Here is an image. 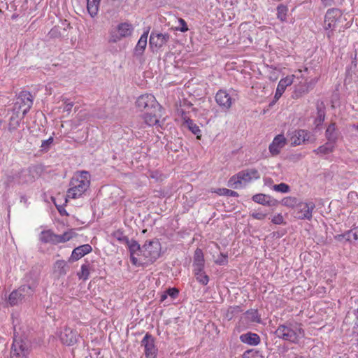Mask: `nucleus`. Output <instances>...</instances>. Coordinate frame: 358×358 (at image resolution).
<instances>
[{
    "instance_id": "f03ea898",
    "label": "nucleus",
    "mask_w": 358,
    "mask_h": 358,
    "mask_svg": "<svg viewBox=\"0 0 358 358\" xmlns=\"http://www.w3.org/2000/svg\"><path fill=\"white\" fill-rule=\"evenodd\" d=\"M90 185V175L87 171H82L74 173L71 178L67 197L76 199L81 197Z\"/></svg>"
},
{
    "instance_id": "052dcab7",
    "label": "nucleus",
    "mask_w": 358,
    "mask_h": 358,
    "mask_svg": "<svg viewBox=\"0 0 358 358\" xmlns=\"http://www.w3.org/2000/svg\"><path fill=\"white\" fill-rule=\"evenodd\" d=\"M252 349L246 350L243 355V358H249V357H248V355L252 352Z\"/></svg>"
},
{
    "instance_id": "473e14b6",
    "label": "nucleus",
    "mask_w": 358,
    "mask_h": 358,
    "mask_svg": "<svg viewBox=\"0 0 358 358\" xmlns=\"http://www.w3.org/2000/svg\"><path fill=\"white\" fill-rule=\"evenodd\" d=\"M299 203L297 198L294 196H287L282 200V204L285 206L295 209Z\"/></svg>"
},
{
    "instance_id": "393cba45",
    "label": "nucleus",
    "mask_w": 358,
    "mask_h": 358,
    "mask_svg": "<svg viewBox=\"0 0 358 358\" xmlns=\"http://www.w3.org/2000/svg\"><path fill=\"white\" fill-rule=\"evenodd\" d=\"M24 117L25 116H22V114L13 111V115L9 120L8 130L10 131H13L17 129L20 127V122Z\"/></svg>"
},
{
    "instance_id": "3c124183",
    "label": "nucleus",
    "mask_w": 358,
    "mask_h": 358,
    "mask_svg": "<svg viewBox=\"0 0 358 358\" xmlns=\"http://www.w3.org/2000/svg\"><path fill=\"white\" fill-rule=\"evenodd\" d=\"M324 113L322 110L318 111V117L316 120V122H317V124L322 123L324 120Z\"/></svg>"
},
{
    "instance_id": "1a4fd4ad",
    "label": "nucleus",
    "mask_w": 358,
    "mask_h": 358,
    "mask_svg": "<svg viewBox=\"0 0 358 358\" xmlns=\"http://www.w3.org/2000/svg\"><path fill=\"white\" fill-rule=\"evenodd\" d=\"M315 208L313 202H299L294 210L295 217L299 220H310L313 217V211Z\"/></svg>"
},
{
    "instance_id": "20e7f679",
    "label": "nucleus",
    "mask_w": 358,
    "mask_h": 358,
    "mask_svg": "<svg viewBox=\"0 0 358 358\" xmlns=\"http://www.w3.org/2000/svg\"><path fill=\"white\" fill-rule=\"evenodd\" d=\"M259 178L260 175L257 169H248L238 172L230 178L228 181V186L234 189H237L243 183L246 184L252 180L259 179Z\"/></svg>"
},
{
    "instance_id": "9b49d317",
    "label": "nucleus",
    "mask_w": 358,
    "mask_h": 358,
    "mask_svg": "<svg viewBox=\"0 0 358 358\" xmlns=\"http://www.w3.org/2000/svg\"><path fill=\"white\" fill-rule=\"evenodd\" d=\"M28 354L29 349L26 343L21 339L14 338L10 351V358H26Z\"/></svg>"
},
{
    "instance_id": "cd10ccee",
    "label": "nucleus",
    "mask_w": 358,
    "mask_h": 358,
    "mask_svg": "<svg viewBox=\"0 0 358 358\" xmlns=\"http://www.w3.org/2000/svg\"><path fill=\"white\" fill-rule=\"evenodd\" d=\"M101 0H87V9L91 17H95L99 12Z\"/></svg>"
},
{
    "instance_id": "09e8293b",
    "label": "nucleus",
    "mask_w": 358,
    "mask_h": 358,
    "mask_svg": "<svg viewBox=\"0 0 358 358\" xmlns=\"http://www.w3.org/2000/svg\"><path fill=\"white\" fill-rule=\"evenodd\" d=\"M271 222L275 224H281L284 223V218L282 215L279 213L273 217Z\"/></svg>"
},
{
    "instance_id": "72a5a7b5",
    "label": "nucleus",
    "mask_w": 358,
    "mask_h": 358,
    "mask_svg": "<svg viewBox=\"0 0 358 358\" xmlns=\"http://www.w3.org/2000/svg\"><path fill=\"white\" fill-rule=\"evenodd\" d=\"M287 11H288V8L286 6H285L283 4H280L279 6H278V7H277V17H278V19H279L282 22L285 21L286 17H287Z\"/></svg>"
},
{
    "instance_id": "6e6d98bb",
    "label": "nucleus",
    "mask_w": 358,
    "mask_h": 358,
    "mask_svg": "<svg viewBox=\"0 0 358 358\" xmlns=\"http://www.w3.org/2000/svg\"><path fill=\"white\" fill-rule=\"evenodd\" d=\"M325 6H329L334 3V0H321Z\"/></svg>"
},
{
    "instance_id": "8fccbe9b",
    "label": "nucleus",
    "mask_w": 358,
    "mask_h": 358,
    "mask_svg": "<svg viewBox=\"0 0 358 358\" xmlns=\"http://www.w3.org/2000/svg\"><path fill=\"white\" fill-rule=\"evenodd\" d=\"M178 22L179 24L180 25V27L178 29V30H180L182 32H185L188 31L189 29L185 20H183L182 18H180L178 20Z\"/></svg>"
},
{
    "instance_id": "6ab92c4d",
    "label": "nucleus",
    "mask_w": 358,
    "mask_h": 358,
    "mask_svg": "<svg viewBox=\"0 0 358 358\" xmlns=\"http://www.w3.org/2000/svg\"><path fill=\"white\" fill-rule=\"evenodd\" d=\"M162 110H155L143 113L142 119L144 122L150 127L158 125L159 119L162 117Z\"/></svg>"
},
{
    "instance_id": "a878e982",
    "label": "nucleus",
    "mask_w": 358,
    "mask_h": 358,
    "mask_svg": "<svg viewBox=\"0 0 358 358\" xmlns=\"http://www.w3.org/2000/svg\"><path fill=\"white\" fill-rule=\"evenodd\" d=\"M40 241L44 243L56 245V234L51 229L42 231L40 234Z\"/></svg>"
},
{
    "instance_id": "13d9d810",
    "label": "nucleus",
    "mask_w": 358,
    "mask_h": 358,
    "mask_svg": "<svg viewBox=\"0 0 358 358\" xmlns=\"http://www.w3.org/2000/svg\"><path fill=\"white\" fill-rule=\"evenodd\" d=\"M285 90H286V88H285V87H284L282 85V84H280V83H278V86H277L276 90H278V91H279V92H282V93H284V92H285Z\"/></svg>"
},
{
    "instance_id": "9d476101",
    "label": "nucleus",
    "mask_w": 358,
    "mask_h": 358,
    "mask_svg": "<svg viewBox=\"0 0 358 358\" xmlns=\"http://www.w3.org/2000/svg\"><path fill=\"white\" fill-rule=\"evenodd\" d=\"M141 346L144 347V353L146 358H156L157 348L155 344L154 337L147 333L141 341Z\"/></svg>"
},
{
    "instance_id": "ddd939ff",
    "label": "nucleus",
    "mask_w": 358,
    "mask_h": 358,
    "mask_svg": "<svg viewBox=\"0 0 358 358\" xmlns=\"http://www.w3.org/2000/svg\"><path fill=\"white\" fill-rule=\"evenodd\" d=\"M59 337L64 345L71 346L77 343L78 334L76 330L65 327L60 332Z\"/></svg>"
},
{
    "instance_id": "f8f14e48",
    "label": "nucleus",
    "mask_w": 358,
    "mask_h": 358,
    "mask_svg": "<svg viewBox=\"0 0 358 358\" xmlns=\"http://www.w3.org/2000/svg\"><path fill=\"white\" fill-rule=\"evenodd\" d=\"M170 39L169 34L152 31L150 36L149 44L151 48L159 50L165 45Z\"/></svg>"
},
{
    "instance_id": "e433bc0d",
    "label": "nucleus",
    "mask_w": 358,
    "mask_h": 358,
    "mask_svg": "<svg viewBox=\"0 0 358 358\" xmlns=\"http://www.w3.org/2000/svg\"><path fill=\"white\" fill-rule=\"evenodd\" d=\"M112 236L121 243H127L129 241L128 237L124 235L122 229H117L113 231Z\"/></svg>"
},
{
    "instance_id": "58836bf2",
    "label": "nucleus",
    "mask_w": 358,
    "mask_h": 358,
    "mask_svg": "<svg viewBox=\"0 0 358 358\" xmlns=\"http://www.w3.org/2000/svg\"><path fill=\"white\" fill-rule=\"evenodd\" d=\"M213 192L217 194L218 195H224L233 197L238 196V192L227 188H218L215 189Z\"/></svg>"
},
{
    "instance_id": "5701e85b",
    "label": "nucleus",
    "mask_w": 358,
    "mask_h": 358,
    "mask_svg": "<svg viewBox=\"0 0 358 358\" xmlns=\"http://www.w3.org/2000/svg\"><path fill=\"white\" fill-rule=\"evenodd\" d=\"M194 271H201L204 267V257L201 249L197 248L194 255Z\"/></svg>"
},
{
    "instance_id": "bf43d9fd",
    "label": "nucleus",
    "mask_w": 358,
    "mask_h": 358,
    "mask_svg": "<svg viewBox=\"0 0 358 358\" xmlns=\"http://www.w3.org/2000/svg\"><path fill=\"white\" fill-rule=\"evenodd\" d=\"M282 94H283V93H282V92H279V91L276 90V91H275V96H274L275 99H280V97H281V96L282 95Z\"/></svg>"
},
{
    "instance_id": "a18cd8bd",
    "label": "nucleus",
    "mask_w": 358,
    "mask_h": 358,
    "mask_svg": "<svg viewBox=\"0 0 358 358\" xmlns=\"http://www.w3.org/2000/svg\"><path fill=\"white\" fill-rule=\"evenodd\" d=\"M348 199L350 203L358 205V194L356 192H350L348 194Z\"/></svg>"
},
{
    "instance_id": "a211bd4d",
    "label": "nucleus",
    "mask_w": 358,
    "mask_h": 358,
    "mask_svg": "<svg viewBox=\"0 0 358 358\" xmlns=\"http://www.w3.org/2000/svg\"><path fill=\"white\" fill-rule=\"evenodd\" d=\"M92 251V248L90 244H85L76 247L71 252L69 259V262H74L81 259L85 255L90 253Z\"/></svg>"
},
{
    "instance_id": "e2e57ef3",
    "label": "nucleus",
    "mask_w": 358,
    "mask_h": 358,
    "mask_svg": "<svg viewBox=\"0 0 358 358\" xmlns=\"http://www.w3.org/2000/svg\"><path fill=\"white\" fill-rule=\"evenodd\" d=\"M136 257H143V252L136 253Z\"/></svg>"
},
{
    "instance_id": "7ed1b4c3",
    "label": "nucleus",
    "mask_w": 358,
    "mask_h": 358,
    "mask_svg": "<svg viewBox=\"0 0 358 358\" xmlns=\"http://www.w3.org/2000/svg\"><path fill=\"white\" fill-rule=\"evenodd\" d=\"M347 20L341 11L337 8L329 9L324 16V28L329 30L327 37L330 38L334 31H343L350 27L351 23L346 22Z\"/></svg>"
},
{
    "instance_id": "603ef678",
    "label": "nucleus",
    "mask_w": 358,
    "mask_h": 358,
    "mask_svg": "<svg viewBox=\"0 0 358 358\" xmlns=\"http://www.w3.org/2000/svg\"><path fill=\"white\" fill-rule=\"evenodd\" d=\"M53 142V138L50 137L48 139L43 141L41 144V148L45 149L49 146Z\"/></svg>"
},
{
    "instance_id": "a19ab883",
    "label": "nucleus",
    "mask_w": 358,
    "mask_h": 358,
    "mask_svg": "<svg viewBox=\"0 0 358 358\" xmlns=\"http://www.w3.org/2000/svg\"><path fill=\"white\" fill-rule=\"evenodd\" d=\"M294 78H295L294 75H293V74L289 75V76H286L285 78L280 79V80L279 81V83L282 84V85L284 87L287 88V87L290 86L294 83Z\"/></svg>"
},
{
    "instance_id": "de8ad7c7",
    "label": "nucleus",
    "mask_w": 358,
    "mask_h": 358,
    "mask_svg": "<svg viewBox=\"0 0 358 358\" xmlns=\"http://www.w3.org/2000/svg\"><path fill=\"white\" fill-rule=\"evenodd\" d=\"M166 292L169 296H171L173 299H175L178 297L179 294V290L177 288H169L166 290Z\"/></svg>"
},
{
    "instance_id": "b1692460",
    "label": "nucleus",
    "mask_w": 358,
    "mask_h": 358,
    "mask_svg": "<svg viewBox=\"0 0 358 358\" xmlns=\"http://www.w3.org/2000/svg\"><path fill=\"white\" fill-rule=\"evenodd\" d=\"M77 236L73 229L64 231L62 234H56V245L65 243Z\"/></svg>"
},
{
    "instance_id": "f257e3e1",
    "label": "nucleus",
    "mask_w": 358,
    "mask_h": 358,
    "mask_svg": "<svg viewBox=\"0 0 358 358\" xmlns=\"http://www.w3.org/2000/svg\"><path fill=\"white\" fill-rule=\"evenodd\" d=\"M275 334L278 338L295 344L298 343L305 336L302 324L296 322H286L280 324Z\"/></svg>"
},
{
    "instance_id": "c85d7f7f",
    "label": "nucleus",
    "mask_w": 358,
    "mask_h": 358,
    "mask_svg": "<svg viewBox=\"0 0 358 358\" xmlns=\"http://www.w3.org/2000/svg\"><path fill=\"white\" fill-rule=\"evenodd\" d=\"M148 31L144 32L140 37L135 48L136 53L141 55L145 50L148 42Z\"/></svg>"
},
{
    "instance_id": "2eb2a0df",
    "label": "nucleus",
    "mask_w": 358,
    "mask_h": 358,
    "mask_svg": "<svg viewBox=\"0 0 358 358\" xmlns=\"http://www.w3.org/2000/svg\"><path fill=\"white\" fill-rule=\"evenodd\" d=\"M286 144L287 138L283 134H278L274 137L273 141L269 145V152L272 156H276L280 153L282 149Z\"/></svg>"
},
{
    "instance_id": "6e6552de",
    "label": "nucleus",
    "mask_w": 358,
    "mask_h": 358,
    "mask_svg": "<svg viewBox=\"0 0 358 358\" xmlns=\"http://www.w3.org/2000/svg\"><path fill=\"white\" fill-rule=\"evenodd\" d=\"M33 105L31 94L28 92H22L14 103L13 111L20 113L25 116Z\"/></svg>"
},
{
    "instance_id": "aec40b11",
    "label": "nucleus",
    "mask_w": 358,
    "mask_h": 358,
    "mask_svg": "<svg viewBox=\"0 0 358 358\" xmlns=\"http://www.w3.org/2000/svg\"><path fill=\"white\" fill-rule=\"evenodd\" d=\"M240 341L249 345L257 346L261 342V338L257 334L248 332L240 336Z\"/></svg>"
},
{
    "instance_id": "4d7b16f0",
    "label": "nucleus",
    "mask_w": 358,
    "mask_h": 358,
    "mask_svg": "<svg viewBox=\"0 0 358 358\" xmlns=\"http://www.w3.org/2000/svg\"><path fill=\"white\" fill-rule=\"evenodd\" d=\"M167 296H168V294H167L166 291L162 292L160 295V301L161 302L164 301L167 299Z\"/></svg>"
},
{
    "instance_id": "39448f33",
    "label": "nucleus",
    "mask_w": 358,
    "mask_h": 358,
    "mask_svg": "<svg viewBox=\"0 0 358 358\" xmlns=\"http://www.w3.org/2000/svg\"><path fill=\"white\" fill-rule=\"evenodd\" d=\"M162 246L158 240L146 241L142 247V265L155 262L161 255Z\"/></svg>"
},
{
    "instance_id": "c03bdc74",
    "label": "nucleus",
    "mask_w": 358,
    "mask_h": 358,
    "mask_svg": "<svg viewBox=\"0 0 358 358\" xmlns=\"http://www.w3.org/2000/svg\"><path fill=\"white\" fill-rule=\"evenodd\" d=\"M349 239L358 241V227L350 230L347 233Z\"/></svg>"
},
{
    "instance_id": "4be33fe9",
    "label": "nucleus",
    "mask_w": 358,
    "mask_h": 358,
    "mask_svg": "<svg viewBox=\"0 0 358 358\" xmlns=\"http://www.w3.org/2000/svg\"><path fill=\"white\" fill-rule=\"evenodd\" d=\"M69 266L67 262L63 259L57 260L52 266L53 273L57 276L65 275L68 271Z\"/></svg>"
},
{
    "instance_id": "0e129e2a",
    "label": "nucleus",
    "mask_w": 358,
    "mask_h": 358,
    "mask_svg": "<svg viewBox=\"0 0 358 358\" xmlns=\"http://www.w3.org/2000/svg\"><path fill=\"white\" fill-rule=\"evenodd\" d=\"M356 129L358 130V124L357 126L355 127Z\"/></svg>"
},
{
    "instance_id": "412c9836",
    "label": "nucleus",
    "mask_w": 358,
    "mask_h": 358,
    "mask_svg": "<svg viewBox=\"0 0 358 358\" xmlns=\"http://www.w3.org/2000/svg\"><path fill=\"white\" fill-rule=\"evenodd\" d=\"M24 288L20 287L13 290L8 296V303L10 306H14L18 305L24 299Z\"/></svg>"
},
{
    "instance_id": "0eeeda50",
    "label": "nucleus",
    "mask_w": 358,
    "mask_h": 358,
    "mask_svg": "<svg viewBox=\"0 0 358 358\" xmlns=\"http://www.w3.org/2000/svg\"><path fill=\"white\" fill-rule=\"evenodd\" d=\"M134 31L133 25L128 22H122L113 28L109 33L108 41L117 43L123 38L129 37Z\"/></svg>"
},
{
    "instance_id": "bb28decb",
    "label": "nucleus",
    "mask_w": 358,
    "mask_h": 358,
    "mask_svg": "<svg viewBox=\"0 0 358 358\" xmlns=\"http://www.w3.org/2000/svg\"><path fill=\"white\" fill-rule=\"evenodd\" d=\"M242 320L245 321L248 324L254 322L259 323L261 322L258 311L253 309L247 310L243 317H242Z\"/></svg>"
},
{
    "instance_id": "37998d69",
    "label": "nucleus",
    "mask_w": 358,
    "mask_h": 358,
    "mask_svg": "<svg viewBox=\"0 0 358 358\" xmlns=\"http://www.w3.org/2000/svg\"><path fill=\"white\" fill-rule=\"evenodd\" d=\"M215 262L218 265H227L228 263V255L221 253Z\"/></svg>"
},
{
    "instance_id": "79ce46f5",
    "label": "nucleus",
    "mask_w": 358,
    "mask_h": 358,
    "mask_svg": "<svg viewBox=\"0 0 358 358\" xmlns=\"http://www.w3.org/2000/svg\"><path fill=\"white\" fill-rule=\"evenodd\" d=\"M273 189L276 192L282 193H287L289 191V185L283 182L273 185Z\"/></svg>"
},
{
    "instance_id": "4c0bfd02",
    "label": "nucleus",
    "mask_w": 358,
    "mask_h": 358,
    "mask_svg": "<svg viewBox=\"0 0 358 358\" xmlns=\"http://www.w3.org/2000/svg\"><path fill=\"white\" fill-rule=\"evenodd\" d=\"M90 273V268L89 264H83L81 266L80 271L78 273V276L80 279L86 280L88 279Z\"/></svg>"
},
{
    "instance_id": "dca6fc26",
    "label": "nucleus",
    "mask_w": 358,
    "mask_h": 358,
    "mask_svg": "<svg viewBox=\"0 0 358 358\" xmlns=\"http://www.w3.org/2000/svg\"><path fill=\"white\" fill-rule=\"evenodd\" d=\"M126 244L130 252L131 263L137 266H142L143 260L141 257H136V253L142 252V248L140 247V245L134 240H129Z\"/></svg>"
},
{
    "instance_id": "f704fd0d",
    "label": "nucleus",
    "mask_w": 358,
    "mask_h": 358,
    "mask_svg": "<svg viewBox=\"0 0 358 358\" xmlns=\"http://www.w3.org/2000/svg\"><path fill=\"white\" fill-rule=\"evenodd\" d=\"M334 146L329 143H326L323 145L320 146L317 149L315 150L314 152L316 154L327 155L334 151Z\"/></svg>"
},
{
    "instance_id": "f3484780",
    "label": "nucleus",
    "mask_w": 358,
    "mask_h": 358,
    "mask_svg": "<svg viewBox=\"0 0 358 358\" xmlns=\"http://www.w3.org/2000/svg\"><path fill=\"white\" fill-rule=\"evenodd\" d=\"M216 103L223 109L229 110L233 103V100L230 94L224 90H220L215 95Z\"/></svg>"
},
{
    "instance_id": "49530a36",
    "label": "nucleus",
    "mask_w": 358,
    "mask_h": 358,
    "mask_svg": "<svg viewBox=\"0 0 358 358\" xmlns=\"http://www.w3.org/2000/svg\"><path fill=\"white\" fill-rule=\"evenodd\" d=\"M251 215L255 219H257V220H262L265 219V217L267 215V213H264L262 211H257V212L252 213L251 214Z\"/></svg>"
},
{
    "instance_id": "ea45409f",
    "label": "nucleus",
    "mask_w": 358,
    "mask_h": 358,
    "mask_svg": "<svg viewBox=\"0 0 358 358\" xmlns=\"http://www.w3.org/2000/svg\"><path fill=\"white\" fill-rule=\"evenodd\" d=\"M268 197L264 194H257L252 196V200L259 204L266 205L268 204Z\"/></svg>"
},
{
    "instance_id": "2f4dec72",
    "label": "nucleus",
    "mask_w": 358,
    "mask_h": 358,
    "mask_svg": "<svg viewBox=\"0 0 358 358\" xmlns=\"http://www.w3.org/2000/svg\"><path fill=\"white\" fill-rule=\"evenodd\" d=\"M326 137L329 141L335 143L337 140V134L336 133V124L331 123L329 125L326 130Z\"/></svg>"
},
{
    "instance_id": "7c9ffc66",
    "label": "nucleus",
    "mask_w": 358,
    "mask_h": 358,
    "mask_svg": "<svg viewBox=\"0 0 358 358\" xmlns=\"http://www.w3.org/2000/svg\"><path fill=\"white\" fill-rule=\"evenodd\" d=\"M68 199H69V198L67 197V195H66V196H62V199H64L63 204H58V200L59 199V198H55L53 200V202H54L57 210L59 211V214L62 216H64V215L68 216L69 215L67 211L65 210V206L68 202Z\"/></svg>"
},
{
    "instance_id": "5fc2aeb1",
    "label": "nucleus",
    "mask_w": 358,
    "mask_h": 358,
    "mask_svg": "<svg viewBox=\"0 0 358 358\" xmlns=\"http://www.w3.org/2000/svg\"><path fill=\"white\" fill-rule=\"evenodd\" d=\"M73 106V103H65V106H64V110L67 111V112H70L72 109Z\"/></svg>"
},
{
    "instance_id": "c756f323",
    "label": "nucleus",
    "mask_w": 358,
    "mask_h": 358,
    "mask_svg": "<svg viewBox=\"0 0 358 358\" xmlns=\"http://www.w3.org/2000/svg\"><path fill=\"white\" fill-rule=\"evenodd\" d=\"M185 120V125L188 127V129L195 135H196V138L200 139L201 138V129L199 127L197 126L194 122L189 118H186V117H183Z\"/></svg>"
},
{
    "instance_id": "864d4df0",
    "label": "nucleus",
    "mask_w": 358,
    "mask_h": 358,
    "mask_svg": "<svg viewBox=\"0 0 358 358\" xmlns=\"http://www.w3.org/2000/svg\"><path fill=\"white\" fill-rule=\"evenodd\" d=\"M273 72L271 73V75L269 76V79L273 80V81H275V80H276L278 78V76L275 72L276 69L273 68Z\"/></svg>"
},
{
    "instance_id": "423d86ee",
    "label": "nucleus",
    "mask_w": 358,
    "mask_h": 358,
    "mask_svg": "<svg viewBox=\"0 0 358 358\" xmlns=\"http://www.w3.org/2000/svg\"><path fill=\"white\" fill-rule=\"evenodd\" d=\"M136 107L142 112L162 110V106L158 103L155 96L151 94L139 96L136 101Z\"/></svg>"
},
{
    "instance_id": "4468645a",
    "label": "nucleus",
    "mask_w": 358,
    "mask_h": 358,
    "mask_svg": "<svg viewBox=\"0 0 358 358\" xmlns=\"http://www.w3.org/2000/svg\"><path fill=\"white\" fill-rule=\"evenodd\" d=\"M310 137V133L305 129H298L294 131L290 137L289 141L292 146L301 145L308 141Z\"/></svg>"
},
{
    "instance_id": "c9c22d12",
    "label": "nucleus",
    "mask_w": 358,
    "mask_h": 358,
    "mask_svg": "<svg viewBox=\"0 0 358 358\" xmlns=\"http://www.w3.org/2000/svg\"><path fill=\"white\" fill-rule=\"evenodd\" d=\"M194 272L196 279L198 282L203 285H206L208 283L209 277L206 274L205 272L203 271V270L201 271H194Z\"/></svg>"
},
{
    "instance_id": "680f3d73",
    "label": "nucleus",
    "mask_w": 358,
    "mask_h": 358,
    "mask_svg": "<svg viewBox=\"0 0 358 358\" xmlns=\"http://www.w3.org/2000/svg\"><path fill=\"white\" fill-rule=\"evenodd\" d=\"M62 196H64V195H58L56 198H59L58 200V204H63L64 199H62Z\"/></svg>"
}]
</instances>
